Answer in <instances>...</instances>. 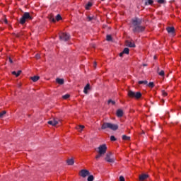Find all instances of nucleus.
Wrapping results in <instances>:
<instances>
[{"mask_svg":"<svg viewBox=\"0 0 181 181\" xmlns=\"http://www.w3.org/2000/svg\"><path fill=\"white\" fill-rule=\"evenodd\" d=\"M111 156H112V153H107L105 157V160H106V162H108L109 163H114V162H115V158Z\"/></svg>","mask_w":181,"mask_h":181,"instance_id":"nucleus-6","label":"nucleus"},{"mask_svg":"<svg viewBox=\"0 0 181 181\" xmlns=\"http://www.w3.org/2000/svg\"><path fill=\"white\" fill-rule=\"evenodd\" d=\"M166 30L168 33H171V35H175V28L174 27H168L166 28Z\"/></svg>","mask_w":181,"mask_h":181,"instance_id":"nucleus-12","label":"nucleus"},{"mask_svg":"<svg viewBox=\"0 0 181 181\" xmlns=\"http://www.w3.org/2000/svg\"><path fill=\"white\" fill-rule=\"evenodd\" d=\"M5 23H8V21H7V20H6V21H5Z\"/></svg>","mask_w":181,"mask_h":181,"instance_id":"nucleus-41","label":"nucleus"},{"mask_svg":"<svg viewBox=\"0 0 181 181\" xmlns=\"http://www.w3.org/2000/svg\"><path fill=\"white\" fill-rule=\"evenodd\" d=\"M28 19H30V14H29V13H25L21 17V18L20 19V23L21 25L25 24V23L26 22V20Z\"/></svg>","mask_w":181,"mask_h":181,"instance_id":"nucleus-5","label":"nucleus"},{"mask_svg":"<svg viewBox=\"0 0 181 181\" xmlns=\"http://www.w3.org/2000/svg\"><path fill=\"white\" fill-rule=\"evenodd\" d=\"M88 90H90V83H88V84L84 87L83 93H84L85 94H88Z\"/></svg>","mask_w":181,"mask_h":181,"instance_id":"nucleus-15","label":"nucleus"},{"mask_svg":"<svg viewBox=\"0 0 181 181\" xmlns=\"http://www.w3.org/2000/svg\"><path fill=\"white\" fill-rule=\"evenodd\" d=\"M87 180L88 181H94V175H88Z\"/></svg>","mask_w":181,"mask_h":181,"instance_id":"nucleus-23","label":"nucleus"},{"mask_svg":"<svg viewBox=\"0 0 181 181\" xmlns=\"http://www.w3.org/2000/svg\"><path fill=\"white\" fill-rule=\"evenodd\" d=\"M40 77L38 76H35L31 77V80L34 82L36 83L39 80Z\"/></svg>","mask_w":181,"mask_h":181,"instance_id":"nucleus-18","label":"nucleus"},{"mask_svg":"<svg viewBox=\"0 0 181 181\" xmlns=\"http://www.w3.org/2000/svg\"><path fill=\"white\" fill-rule=\"evenodd\" d=\"M55 19L57 21V22H59V21H62V16H60V14L57 15Z\"/></svg>","mask_w":181,"mask_h":181,"instance_id":"nucleus-24","label":"nucleus"},{"mask_svg":"<svg viewBox=\"0 0 181 181\" xmlns=\"http://www.w3.org/2000/svg\"><path fill=\"white\" fill-rule=\"evenodd\" d=\"M119 181H125V178H124V176H120L119 178Z\"/></svg>","mask_w":181,"mask_h":181,"instance_id":"nucleus-35","label":"nucleus"},{"mask_svg":"<svg viewBox=\"0 0 181 181\" xmlns=\"http://www.w3.org/2000/svg\"><path fill=\"white\" fill-rule=\"evenodd\" d=\"M139 84H148V81H139Z\"/></svg>","mask_w":181,"mask_h":181,"instance_id":"nucleus-26","label":"nucleus"},{"mask_svg":"<svg viewBox=\"0 0 181 181\" xmlns=\"http://www.w3.org/2000/svg\"><path fill=\"white\" fill-rule=\"evenodd\" d=\"M62 98L64 100H67V98H70V95L69 94H66V95L62 96Z\"/></svg>","mask_w":181,"mask_h":181,"instance_id":"nucleus-25","label":"nucleus"},{"mask_svg":"<svg viewBox=\"0 0 181 181\" xmlns=\"http://www.w3.org/2000/svg\"><path fill=\"white\" fill-rule=\"evenodd\" d=\"M52 21H53V22H55L54 19H53Z\"/></svg>","mask_w":181,"mask_h":181,"instance_id":"nucleus-43","label":"nucleus"},{"mask_svg":"<svg viewBox=\"0 0 181 181\" xmlns=\"http://www.w3.org/2000/svg\"><path fill=\"white\" fill-rule=\"evenodd\" d=\"M21 73H22V71H18L17 72L16 71H13L12 74L13 76H16V77H19V76H21Z\"/></svg>","mask_w":181,"mask_h":181,"instance_id":"nucleus-17","label":"nucleus"},{"mask_svg":"<svg viewBox=\"0 0 181 181\" xmlns=\"http://www.w3.org/2000/svg\"><path fill=\"white\" fill-rule=\"evenodd\" d=\"M162 95L163 97L168 96V93H166L165 90H162Z\"/></svg>","mask_w":181,"mask_h":181,"instance_id":"nucleus-32","label":"nucleus"},{"mask_svg":"<svg viewBox=\"0 0 181 181\" xmlns=\"http://www.w3.org/2000/svg\"><path fill=\"white\" fill-rule=\"evenodd\" d=\"M104 154H100V153H98L95 156V159H97V160H98V159Z\"/></svg>","mask_w":181,"mask_h":181,"instance_id":"nucleus-28","label":"nucleus"},{"mask_svg":"<svg viewBox=\"0 0 181 181\" xmlns=\"http://www.w3.org/2000/svg\"><path fill=\"white\" fill-rule=\"evenodd\" d=\"M124 54H129V48H124L122 52L119 53V57H122Z\"/></svg>","mask_w":181,"mask_h":181,"instance_id":"nucleus-10","label":"nucleus"},{"mask_svg":"<svg viewBox=\"0 0 181 181\" xmlns=\"http://www.w3.org/2000/svg\"><path fill=\"white\" fill-rule=\"evenodd\" d=\"M116 115L117 117H119V118H121V117L124 115V112L122 111V110H117L116 112Z\"/></svg>","mask_w":181,"mask_h":181,"instance_id":"nucleus-13","label":"nucleus"},{"mask_svg":"<svg viewBox=\"0 0 181 181\" xmlns=\"http://www.w3.org/2000/svg\"><path fill=\"white\" fill-rule=\"evenodd\" d=\"M59 37L62 40H69L70 35L66 33H62L59 34Z\"/></svg>","mask_w":181,"mask_h":181,"instance_id":"nucleus-8","label":"nucleus"},{"mask_svg":"<svg viewBox=\"0 0 181 181\" xmlns=\"http://www.w3.org/2000/svg\"><path fill=\"white\" fill-rule=\"evenodd\" d=\"M153 82H150L149 83H148V87H151V88H153Z\"/></svg>","mask_w":181,"mask_h":181,"instance_id":"nucleus-37","label":"nucleus"},{"mask_svg":"<svg viewBox=\"0 0 181 181\" xmlns=\"http://www.w3.org/2000/svg\"><path fill=\"white\" fill-rule=\"evenodd\" d=\"M122 139L124 141H129L131 139V137L128 136H126V135H123L122 136Z\"/></svg>","mask_w":181,"mask_h":181,"instance_id":"nucleus-22","label":"nucleus"},{"mask_svg":"<svg viewBox=\"0 0 181 181\" xmlns=\"http://www.w3.org/2000/svg\"><path fill=\"white\" fill-rule=\"evenodd\" d=\"M56 81H57V83H58V84H64V80H63L62 78H57Z\"/></svg>","mask_w":181,"mask_h":181,"instance_id":"nucleus-20","label":"nucleus"},{"mask_svg":"<svg viewBox=\"0 0 181 181\" xmlns=\"http://www.w3.org/2000/svg\"><path fill=\"white\" fill-rule=\"evenodd\" d=\"M107 103H108V104H112V105H114V104H115V102L114 100H109Z\"/></svg>","mask_w":181,"mask_h":181,"instance_id":"nucleus-33","label":"nucleus"},{"mask_svg":"<svg viewBox=\"0 0 181 181\" xmlns=\"http://www.w3.org/2000/svg\"><path fill=\"white\" fill-rule=\"evenodd\" d=\"M158 4H165V0H157Z\"/></svg>","mask_w":181,"mask_h":181,"instance_id":"nucleus-34","label":"nucleus"},{"mask_svg":"<svg viewBox=\"0 0 181 181\" xmlns=\"http://www.w3.org/2000/svg\"><path fill=\"white\" fill-rule=\"evenodd\" d=\"M93 67L95 69V67H97V62H94L93 64Z\"/></svg>","mask_w":181,"mask_h":181,"instance_id":"nucleus-39","label":"nucleus"},{"mask_svg":"<svg viewBox=\"0 0 181 181\" xmlns=\"http://www.w3.org/2000/svg\"><path fill=\"white\" fill-rule=\"evenodd\" d=\"M79 175L81 177H87V176H90V171L83 169L79 172Z\"/></svg>","mask_w":181,"mask_h":181,"instance_id":"nucleus-7","label":"nucleus"},{"mask_svg":"<svg viewBox=\"0 0 181 181\" xmlns=\"http://www.w3.org/2000/svg\"><path fill=\"white\" fill-rule=\"evenodd\" d=\"M154 59H156V56H154Z\"/></svg>","mask_w":181,"mask_h":181,"instance_id":"nucleus-42","label":"nucleus"},{"mask_svg":"<svg viewBox=\"0 0 181 181\" xmlns=\"http://www.w3.org/2000/svg\"><path fill=\"white\" fill-rule=\"evenodd\" d=\"M91 6H93V4H91L90 2L88 3L86 5V9L87 11H88V9H90V8H91Z\"/></svg>","mask_w":181,"mask_h":181,"instance_id":"nucleus-21","label":"nucleus"},{"mask_svg":"<svg viewBox=\"0 0 181 181\" xmlns=\"http://www.w3.org/2000/svg\"><path fill=\"white\" fill-rule=\"evenodd\" d=\"M129 98H135V100H139L142 97V93L141 92H134L132 90H129L127 93Z\"/></svg>","mask_w":181,"mask_h":181,"instance_id":"nucleus-2","label":"nucleus"},{"mask_svg":"<svg viewBox=\"0 0 181 181\" xmlns=\"http://www.w3.org/2000/svg\"><path fill=\"white\" fill-rule=\"evenodd\" d=\"M101 1H104V0H101Z\"/></svg>","mask_w":181,"mask_h":181,"instance_id":"nucleus-44","label":"nucleus"},{"mask_svg":"<svg viewBox=\"0 0 181 181\" xmlns=\"http://www.w3.org/2000/svg\"><path fill=\"white\" fill-rule=\"evenodd\" d=\"M66 163L67 165H69V166H73V165H74V158H68L66 160Z\"/></svg>","mask_w":181,"mask_h":181,"instance_id":"nucleus-11","label":"nucleus"},{"mask_svg":"<svg viewBox=\"0 0 181 181\" xmlns=\"http://www.w3.org/2000/svg\"><path fill=\"white\" fill-rule=\"evenodd\" d=\"M5 114H6V111H3V112H0V118H2L4 117V115H5Z\"/></svg>","mask_w":181,"mask_h":181,"instance_id":"nucleus-30","label":"nucleus"},{"mask_svg":"<svg viewBox=\"0 0 181 181\" xmlns=\"http://www.w3.org/2000/svg\"><path fill=\"white\" fill-rule=\"evenodd\" d=\"M49 125H52V127H56L57 124H59V122L56 119H54L52 120L48 121Z\"/></svg>","mask_w":181,"mask_h":181,"instance_id":"nucleus-9","label":"nucleus"},{"mask_svg":"<svg viewBox=\"0 0 181 181\" xmlns=\"http://www.w3.org/2000/svg\"><path fill=\"white\" fill-rule=\"evenodd\" d=\"M110 140H111V141H117V139H115V136H110Z\"/></svg>","mask_w":181,"mask_h":181,"instance_id":"nucleus-36","label":"nucleus"},{"mask_svg":"<svg viewBox=\"0 0 181 181\" xmlns=\"http://www.w3.org/2000/svg\"><path fill=\"white\" fill-rule=\"evenodd\" d=\"M127 45L129 46V47H135V43L132 42H127Z\"/></svg>","mask_w":181,"mask_h":181,"instance_id":"nucleus-19","label":"nucleus"},{"mask_svg":"<svg viewBox=\"0 0 181 181\" xmlns=\"http://www.w3.org/2000/svg\"><path fill=\"white\" fill-rule=\"evenodd\" d=\"M148 177L149 175H148V174H142L141 175L139 176V180H145L146 179H148Z\"/></svg>","mask_w":181,"mask_h":181,"instance_id":"nucleus-14","label":"nucleus"},{"mask_svg":"<svg viewBox=\"0 0 181 181\" xmlns=\"http://www.w3.org/2000/svg\"><path fill=\"white\" fill-rule=\"evenodd\" d=\"M141 22V20L136 18L132 20V24L135 26L134 30V32H143V30H145V28L139 25Z\"/></svg>","mask_w":181,"mask_h":181,"instance_id":"nucleus-1","label":"nucleus"},{"mask_svg":"<svg viewBox=\"0 0 181 181\" xmlns=\"http://www.w3.org/2000/svg\"><path fill=\"white\" fill-rule=\"evenodd\" d=\"M83 128H85L84 125H78V126H76V129H77L78 132H83Z\"/></svg>","mask_w":181,"mask_h":181,"instance_id":"nucleus-16","label":"nucleus"},{"mask_svg":"<svg viewBox=\"0 0 181 181\" xmlns=\"http://www.w3.org/2000/svg\"><path fill=\"white\" fill-rule=\"evenodd\" d=\"M153 4V0H148V3H146V5H152Z\"/></svg>","mask_w":181,"mask_h":181,"instance_id":"nucleus-29","label":"nucleus"},{"mask_svg":"<svg viewBox=\"0 0 181 181\" xmlns=\"http://www.w3.org/2000/svg\"><path fill=\"white\" fill-rule=\"evenodd\" d=\"M106 40H107L108 42H110V40H112V37H111V35H107Z\"/></svg>","mask_w":181,"mask_h":181,"instance_id":"nucleus-27","label":"nucleus"},{"mask_svg":"<svg viewBox=\"0 0 181 181\" xmlns=\"http://www.w3.org/2000/svg\"><path fill=\"white\" fill-rule=\"evenodd\" d=\"M107 144H103L100 145L97 148L98 153H100V155H105L107 153Z\"/></svg>","mask_w":181,"mask_h":181,"instance_id":"nucleus-4","label":"nucleus"},{"mask_svg":"<svg viewBox=\"0 0 181 181\" xmlns=\"http://www.w3.org/2000/svg\"><path fill=\"white\" fill-rule=\"evenodd\" d=\"M8 60H9L10 63H13L12 59L9 58Z\"/></svg>","mask_w":181,"mask_h":181,"instance_id":"nucleus-40","label":"nucleus"},{"mask_svg":"<svg viewBox=\"0 0 181 181\" xmlns=\"http://www.w3.org/2000/svg\"><path fill=\"white\" fill-rule=\"evenodd\" d=\"M35 59H40V55L37 54L35 55Z\"/></svg>","mask_w":181,"mask_h":181,"instance_id":"nucleus-38","label":"nucleus"},{"mask_svg":"<svg viewBox=\"0 0 181 181\" xmlns=\"http://www.w3.org/2000/svg\"><path fill=\"white\" fill-rule=\"evenodd\" d=\"M107 128L112 129V131H117V129H118V125L111 123H103L102 125V129H107Z\"/></svg>","mask_w":181,"mask_h":181,"instance_id":"nucleus-3","label":"nucleus"},{"mask_svg":"<svg viewBox=\"0 0 181 181\" xmlns=\"http://www.w3.org/2000/svg\"><path fill=\"white\" fill-rule=\"evenodd\" d=\"M159 76H165V71H160L158 72Z\"/></svg>","mask_w":181,"mask_h":181,"instance_id":"nucleus-31","label":"nucleus"}]
</instances>
